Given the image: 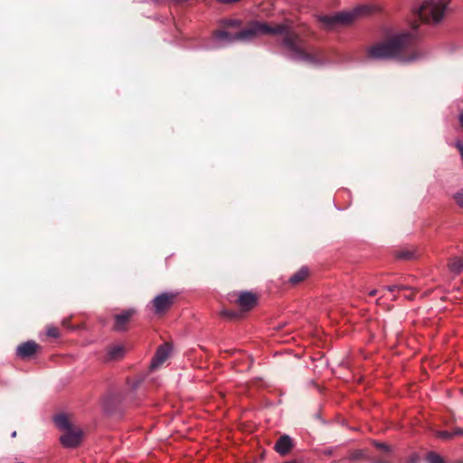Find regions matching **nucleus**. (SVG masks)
I'll return each instance as SVG.
<instances>
[{
	"label": "nucleus",
	"mask_w": 463,
	"mask_h": 463,
	"mask_svg": "<svg viewBox=\"0 0 463 463\" xmlns=\"http://www.w3.org/2000/svg\"><path fill=\"white\" fill-rule=\"evenodd\" d=\"M397 257L402 260H410L412 257V253L410 251L402 250L398 253Z\"/></svg>",
	"instance_id": "412c9836"
},
{
	"label": "nucleus",
	"mask_w": 463,
	"mask_h": 463,
	"mask_svg": "<svg viewBox=\"0 0 463 463\" xmlns=\"http://www.w3.org/2000/svg\"><path fill=\"white\" fill-rule=\"evenodd\" d=\"M458 121H459L460 127L463 128V110L458 115Z\"/></svg>",
	"instance_id": "b1692460"
},
{
	"label": "nucleus",
	"mask_w": 463,
	"mask_h": 463,
	"mask_svg": "<svg viewBox=\"0 0 463 463\" xmlns=\"http://www.w3.org/2000/svg\"><path fill=\"white\" fill-rule=\"evenodd\" d=\"M11 436H12L13 438H14V437L16 436V431H14V432L11 434Z\"/></svg>",
	"instance_id": "c756f323"
},
{
	"label": "nucleus",
	"mask_w": 463,
	"mask_h": 463,
	"mask_svg": "<svg viewBox=\"0 0 463 463\" xmlns=\"http://www.w3.org/2000/svg\"><path fill=\"white\" fill-rule=\"evenodd\" d=\"M224 315L226 316H229V317H233L234 315L233 314H230V313H227V312H223Z\"/></svg>",
	"instance_id": "c85d7f7f"
},
{
	"label": "nucleus",
	"mask_w": 463,
	"mask_h": 463,
	"mask_svg": "<svg viewBox=\"0 0 463 463\" xmlns=\"http://www.w3.org/2000/svg\"><path fill=\"white\" fill-rule=\"evenodd\" d=\"M55 425L64 433L60 437V441L65 448L77 447L82 438V431L79 429L74 430L65 414H59L54 417Z\"/></svg>",
	"instance_id": "20e7f679"
},
{
	"label": "nucleus",
	"mask_w": 463,
	"mask_h": 463,
	"mask_svg": "<svg viewBox=\"0 0 463 463\" xmlns=\"http://www.w3.org/2000/svg\"><path fill=\"white\" fill-rule=\"evenodd\" d=\"M38 349L39 345L33 340H29L16 347V354L20 358H28L33 355Z\"/></svg>",
	"instance_id": "6e6552de"
},
{
	"label": "nucleus",
	"mask_w": 463,
	"mask_h": 463,
	"mask_svg": "<svg viewBox=\"0 0 463 463\" xmlns=\"http://www.w3.org/2000/svg\"><path fill=\"white\" fill-rule=\"evenodd\" d=\"M438 436L441 439H448L453 436V433H450L449 431H439L438 433Z\"/></svg>",
	"instance_id": "5701e85b"
},
{
	"label": "nucleus",
	"mask_w": 463,
	"mask_h": 463,
	"mask_svg": "<svg viewBox=\"0 0 463 463\" xmlns=\"http://www.w3.org/2000/svg\"><path fill=\"white\" fill-rule=\"evenodd\" d=\"M410 460H411V463H418L419 458H418V456L413 455V456L411 457Z\"/></svg>",
	"instance_id": "393cba45"
},
{
	"label": "nucleus",
	"mask_w": 463,
	"mask_h": 463,
	"mask_svg": "<svg viewBox=\"0 0 463 463\" xmlns=\"http://www.w3.org/2000/svg\"><path fill=\"white\" fill-rule=\"evenodd\" d=\"M428 463H445L443 458L435 452H430L427 455Z\"/></svg>",
	"instance_id": "2eb2a0df"
},
{
	"label": "nucleus",
	"mask_w": 463,
	"mask_h": 463,
	"mask_svg": "<svg viewBox=\"0 0 463 463\" xmlns=\"http://www.w3.org/2000/svg\"><path fill=\"white\" fill-rule=\"evenodd\" d=\"M376 294H377V290L376 289H373L369 293L370 296H375Z\"/></svg>",
	"instance_id": "bb28decb"
},
{
	"label": "nucleus",
	"mask_w": 463,
	"mask_h": 463,
	"mask_svg": "<svg viewBox=\"0 0 463 463\" xmlns=\"http://www.w3.org/2000/svg\"><path fill=\"white\" fill-rule=\"evenodd\" d=\"M364 457V453L363 450L357 449L354 451H352L348 457L350 460H358Z\"/></svg>",
	"instance_id": "f3484780"
},
{
	"label": "nucleus",
	"mask_w": 463,
	"mask_h": 463,
	"mask_svg": "<svg viewBox=\"0 0 463 463\" xmlns=\"http://www.w3.org/2000/svg\"><path fill=\"white\" fill-rule=\"evenodd\" d=\"M46 334L48 336H51V337H58L59 330L55 326H50L47 328Z\"/></svg>",
	"instance_id": "6ab92c4d"
},
{
	"label": "nucleus",
	"mask_w": 463,
	"mask_h": 463,
	"mask_svg": "<svg viewBox=\"0 0 463 463\" xmlns=\"http://www.w3.org/2000/svg\"><path fill=\"white\" fill-rule=\"evenodd\" d=\"M453 198H454L456 203L459 207L463 208V189H461L460 191L455 193L453 194Z\"/></svg>",
	"instance_id": "dca6fc26"
},
{
	"label": "nucleus",
	"mask_w": 463,
	"mask_h": 463,
	"mask_svg": "<svg viewBox=\"0 0 463 463\" xmlns=\"http://www.w3.org/2000/svg\"><path fill=\"white\" fill-rule=\"evenodd\" d=\"M308 275V269L306 267H302L299 270H298L295 274H293L288 282L292 285H297L303 281Z\"/></svg>",
	"instance_id": "f8f14e48"
},
{
	"label": "nucleus",
	"mask_w": 463,
	"mask_h": 463,
	"mask_svg": "<svg viewBox=\"0 0 463 463\" xmlns=\"http://www.w3.org/2000/svg\"><path fill=\"white\" fill-rule=\"evenodd\" d=\"M385 288L390 291V292H393L395 290H401V289H404L405 288V286L402 285V284H394V285H390V286H387L385 287Z\"/></svg>",
	"instance_id": "aec40b11"
},
{
	"label": "nucleus",
	"mask_w": 463,
	"mask_h": 463,
	"mask_svg": "<svg viewBox=\"0 0 463 463\" xmlns=\"http://www.w3.org/2000/svg\"><path fill=\"white\" fill-rule=\"evenodd\" d=\"M373 463H388V462L383 461V460H374Z\"/></svg>",
	"instance_id": "cd10ccee"
},
{
	"label": "nucleus",
	"mask_w": 463,
	"mask_h": 463,
	"mask_svg": "<svg viewBox=\"0 0 463 463\" xmlns=\"http://www.w3.org/2000/svg\"><path fill=\"white\" fill-rule=\"evenodd\" d=\"M135 314V310L130 308L123 311L120 314L115 316V326L116 331H123L126 329V324L128 322L130 317Z\"/></svg>",
	"instance_id": "9d476101"
},
{
	"label": "nucleus",
	"mask_w": 463,
	"mask_h": 463,
	"mask_svg": "<svg viewBox=\"0 0 463 463\" xmlns=\"http://www.w3.org/2000/svg\"><path fill=\"white\" fill-rule=\"evenodd\" d=\"M373 445L376 448L383 450L386 453H391L392 452V448L388 444H386V443H382V442L374 441Z\"/></svg>",
	"instance_id": "a211bd4d"
},
{
	"label": "nucleus",
	"mask_w": 463,
	"mask_h": 463,
	"mask_svg": "<svg viewBox=\"0 0 463 463\" xmlns=\"http://www.w3.org/2000/svg\"><path fill=\"white\" fill-rule=\"evenodd\" d=\"M455 434H463V430L462 429H458L455 430V432L453 433V435Z\"/></svg>",
	"instance_id": "a878e982"
},
{
	"label": "nucleus",
	"mask_w": 463,
	"mask_h": 463,
	"mask_svg": "<svg viewBox=\"0 0 463 463\" xmlns=\"http://www.w3.org/2000/svg\"><path fill=\"white\" fill-rule=\"evenodd\" d=\"M239 305L244 309H250L257 303L256 296L251 292H241L238 298Z\"/></svg>",
	"instance_id": "9b49d317"
},
{
	"label": "nucleus",
	"mask_w": 463,
	"mask_h": 463,
	"mask_svg": "<svg viewBox=\"0 0 463 463\" xmlns=\"http://www.w3.org/2000/svg\"><path fill=\"white\" fill-rule=\"evenodd\" d=\"M446 0H425L421 5L417 8V15L426 23H439L446 10Z\"/></svg>",
	"instance_id": "7ed1b4c3"
},
{
	"label": "nucleus",
	"mask_w": 463,
	"mask_h": 463,
	"mask_svg": "<svg viewBox=\"0 0 463 463\" xmlns=\"http://www.w3.org/2000/svg\"><path fill=\"white\" fill-rule=\"evenodd\" d=\"M368 56L373 60L394 59L402 62L417 61L420 55L413 51L411 33H405L379 43L368 50Z\"/></svg>",
	"instance_id": "f03ea898"
},
{
	"label": "nucleus",
	"mask_w": 463,
	"mask_h": 463,
	"mask_svg": "<svg viewBox=\"0 0 463 463\" xmlns=\"http://www.w3.org/2000/svg\"><path fill=\"white\" fill-rule=\"evenodd\" d=\"M358 12L359 9L357 8L352 12H342L333 15H325L320 18V21L326 29L331 30L336 25L351 23Z\"/></svg>",
	"instance_id": "39448f33"
},
{
	"label": "nucleus",
	"mask_w": 463,
	"mask_h": 463,
	"mask_svg": "<svg viewBox=\"0 0 463 463\" xmlns=\"http://www.w3.org/2000/svg\"><path fill=\"white\" fill-rule=\"evenodd\" d=\"M226 24L228 26L239 27L241 24V22L237 19H230L226 22Z\"/></svg>",
	"instance_id": "4be33fe9"
},
{
	"label": "nucleus",
	"mask_w": 463,
	"mask_h": 463,
	"mask_svg": "<svg viewBox=\"0 0 463 463\" xmlns=\"http://www.w3.org/2000/svg\"><path fill=\"white\" fill-rule=\"evenodd\" d=\"M260 34H276L282 35V45L288 51L289 59L297 61L305 62L313 66H320L325 63L319 51L307 52L303 40L289 30L286 24L269 25L267 23L252 21L247 28L236 33H231L226 31H216L213 38L215 42L214 47L220 48L236 42L249 43Z\"/></svg>",
	"instance_id": "f257e3e1"
},
{
	"label": "nucleus",
	"mask_w": 463,
	"mask_h": 463,
	"mask_svg": "<svg viewBox=\"0 0 463 463\" xmlns=\"http://www.w3.org/2000/svg\"><path fill=\"white\" fill-rule=\"evenodd\" d=\"M171 350H172V347L167 343L159 346L158 349L156 350V353L154 358L151 361V364H150L151 369H156L161 364H163V363L169 356Z\"/></svg>",
	"instance_id": "0eeeda50"
},
{
	"label": "nucleus",
	"mask_w": 463,
	"mask_h": 463,
	"mask_svg": "<svg viewBox=\"0 0 463 463\" xmlns=\"http://www.w3.org/2000/svg\"><path fill=\"white\" fill-rule=\"evenodd\" d=\"M176 294L172 292H164L153 298L151 306L156 314L165 313L174 303Z\"/></svg>",
	"instance_id": "423d86ee"
},
{
	"label": "nucleus",
	"mask_w": 463,
	"mask_h": 463,
	"mask_svg": "<svg viewBox=\"0 0 463 463\" xmlns=\"http://www.w3.org/2000/svg\"><path fill=\"white\" fill-rule=\"evenodd\" d=\"M449 269L455 273H459L463 270V257L454 258L450 260Z\"/></svg>",
	"instance_id": "4468645a"
},
{
	"label": "nucleus",
	"mask_w": 463,
	"mask_h": 463,
	"mask_svg": "<svg viewBox=\"0 0 463 463\" xmlns=\"http://www.w3.org/2000/svg\"><path fill=\"white\" fill-rule=\"evenodd\" d=\"M125 354V348L120 345H115L108 349L109 359L117 360L123 357Z\"/></svg>",
	"instance_id": "ddd939ff"
},
{
	"label": "nucleus",
	"mask_w": 463,
	"mask_h": 463,
	"mask_svg": "<svg viewBox=\"0 0 463 463\" xmlns=\"http://www.w3.org/2000/svg\"><path fill=\"white\" fill-rule=\"evenodd\" d=\"M293 447V442L288 435H282L279 437L275 444V450L281 456L287 455Z\"/></svg>",
	"instance_id": "1a4fd4ad"
}]
</instances>
